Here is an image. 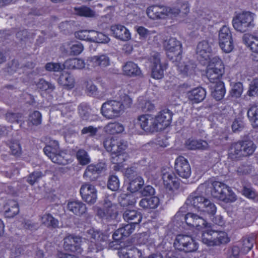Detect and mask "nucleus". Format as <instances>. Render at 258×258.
Masks as SVG:
<instances>
[{
    "instance_id": "nucleus-29",
    "label": "nucleus",
    "mask_w": 258,
    "mask_h": 258,
    "mask_svg": "<svg viewBox=\"0 0 258 258\" xmlns=\"http://www.w3.org/2000/svg\"><path fill=\"white\" fill-rule=\"evenodd\" d=\"M146 14L150 19L153 20L165 18L164 6H151L147 9Z\"/></svg>"
},
{
    "instance_id": "nucleus-28",
    "label": "nucleus",
    "mask_w": 258,
    "mask_h": 258,
    "mask_svg": "<svg viewBox=\"0 0 258 258\" xmlns=\"http://www.w3.org/2000/svg\"><path fill=\"white\" fill-rule=\"evenodd\" d=\"M207 199L199 195L197 193L192 194L186 200L187 205L193 207L196 210L200 211Z\"/></svg>"
},
{
    "instance_id": "nucleus-34",
    "label": "nucleus",
    "mask_w": 258,
    "mask_h": 258,
    "mask_svg": "<svg viewBox=\"0 0 258 258\" xmlns=\"http://www.w3.org/2000/svg\"><path fill=\"white\" fill-rule=\"evenodd\" d=\"M137 194H122L118 198V202L123 207L133 206L137 202Z\"/></svg>"
},
{
    "instance_id": "nucleus-47",
    "label": "nucleus",
    "mask_w": 258,
    "mask_h": 258,
    "mask_svg": "<svg viewBox=\"0 0 258 258\" xmlns=\"http://www.w3.org/2000/svg\"><path fill=\"white\" fill-rule=\"evenodd\" d=\"M92 42L96 43H107L109 37L102 33L92 30Z\"/></svg>"
},
{
    "instance_id": "nucleus-63",
    "label": "nucleus",
    "mask_w": 258,
    "mask_h": 258,
    "mask_svg": "<svg viewBox=\"0 0 258 258\" xmlns=\"http://www.w3.org/2000/svg\"><path fill=\"white\" fill-rule=\"evenodd\" d=\"M45 69L48 71L59 72L62 70L63 65L59 63L49 62L46 64Z\"/></svg>"
},
{
    "instance_id": "nucleus-49",
    "label": "nucleus",
    "mask_w": 258,
    "mask_h": 258,
    "mask_svg": "<svg viewBox=\"0 0 258 258\" xmlns=\"http://www.w3.org/2000/svg\"><path fill=\"white\" fill-rule=\"evenodd\" d=\"M29 123H31L32 125H38L41 123L42 115L38 111H34L29 115L28 119Z\"/></svg>"
},
{
    "instance_id": "nucleus-18",
    "label": "nucleus",
    "mask_w": 258,
    "mask_h": 258,
    "mask_svg": "<svg viewBox=\"0 0 258 258\" xmlns=\"http://www.w3.org/2000/svg\"><path fill=\"white\" fill-rule=\"evenodd\" d=\"M175 170L181 178L187 179L191 175V168L186 159L182 156L177 158L175 161Z\"/></svg>"
},
{
    "instance_id": "nucleus-54",
    "label": "nucleus",
    "mask_w": 258,
    "mask_h": 258,
    "mask_svg": "<svg viewBox=\"0 0 258 258\" xmlns=\"http://www.w3.org/2000/svg\"><path fill=\"white\" fill-rule=\"evenodd\" d=\"M11 153L14 155L19 156L21 154V147L18 141H11L9 143Z\"/></svg>"
},
{
    "instance_id": "nucleus-41",
    "label": "nucleus",
    "mask_w": 258,
    "mask_h": 258,
    "mask_svg": "<svg viewBox=\"0 0 258 258\" xmlns=\"http://www.w3.org/2000/svg\"><path fill=\"white\" fill-rule=\"evenodd\" d=\"M105 130L110 134H118L123 132L124 127L118 122L109 123L105 126Z\"/></svg>"
},
{
    "instance_id": "nucleus-64",
    "label": "nucleus",
    "mask_w": 258,
    "mask_h": 258,
    "mask_svg": "<svg viewBox=\"0 0 258 258\" xmlns=\"http://www.w3.org/2000/svg\"><path fill=\"white\" fill-rule=\"evenodd\" d=\"M70 49L72 54L78 55L83 51L84 47L81 43L76 42L71 46Z\"/></svg>"
},
{
    "instance_id": "nucleus-51",
    "label": "nucleus",
    "mask_w": 258,
    "mask_h": 258,
    "mask_svg": "<svg viewBox=\"0 0 258 258\" xmlns=\"http://www.w3.org/2000/svg\"><path fill=\"white\" fill-rule=\"evenodd\" d=\"M75 37L82 40L92 42V30H81L76 32L75 34Z\"/></svg>"
},
{
    "instance_id": "nucleus-60",
    "label": "nucleus",
    "mask_w": 258,
    "mask_h": 258,
    "mask_svg": "<svg viewBox=\"0 0 258 258\" xmlns=\"http://www.w3.org/2000/svg\"><path fill=\"white\" fill-rule=\"evenodd\" d=\"M135 228V225L129 223L120 227V231L122 232V235H123L124 237H127L134 232Z\"/></svg>"
},
{
    "instance_id": "nucleus-21",
    "label": "nucleus",
    "mask_w": 258,
    "mask_h": 258,
    "mask_svg": "<svg viewBox=\"0 0 258 258\" xmlns=\"http://www.w3.org/2000/svg\"><path fill=\"white\" fill-rule=\"evenodd\" d=\"M196 53L198 58L201 61H208L212 56V48L209 43L206 41L200 42L197 46Z\"/></svg>"
},
{
    "instance_id": "nucleus-19",
    "label": "nucleus",
    "mask_w": 258,
    "mask_h": 258,
    "mask_svg": "<svg viewBox=\"0 0 258 258\" xmlns=\"http://www.w3.org/2000/svg\"><path fill=\"white\" fill-rule=\"evenodd\" d=\"M63 247L67 251L81 253L82 248L81 247V238L77 236L70 235L63 239Z\"/></svg>"
},
{
    "instance_id": "nucleus-50",
    "label": "nucleus",
    "mask_w": 258,
    "mask_h": 258,
    "mask_svg": "<svg viewBox=\"0 0 258 258\" xmlns=\"http://www.w3.org/2000/svg\"><path fill=\"white\" fill-rule=\"evenodd\" d=\"M165 18L166 17H176L179 15V11L176 4L172 7L164 6Z\"/></svg>"
},
{
    "instance_id": "nucleus-58",
    "label": "nucleus",
    "mask_w": 258,
    "mask_h": 258,
    "mask_svg": "<svg viewBox=\"0 0 258 258\" xmlns=\"http://www.w3.org/2000/svg\"><path fill=\"white\" fill-rule=\"evenodd\" d=\"M22 115L19 113H14L12 112H8L6 114V120L11 123H18Z\"/></svg>"
},
{
    "instance_id": "nucleus-39",
    "label": "nucleus",
    "mask_w": 258,
    "mask_h": 258,
    "mask_svg": "<svg viewBox=\"0 0 258 258\" xmlns=\"http://www.w3.org/2000/svg\"><path fill=\"white\" fill-rule=\"evenodd\" d=\"M40 221L42 225L47 227L56 228L58 226V221L51 214L45 213L40 217Z\"/></svg>"
},
{
    "instance_id": "nucleus-24",
    "label": "nucleus",
    "mask_w": 258,
    "mask_h": 258,
    "mask_svg": "<svg viewBox=\"0 0 258 258\" xmlns=\"http://www.w3.org/2000/svg\"><path fill=\"white\" fill-rule=\"evenodd\" d=\"M106 166L103 163H99L96 165L90 164L87 167L84 176L90 180H95L98 177V175L105 169Z\"/></svg>"
},
{
    "instance_id": "nucleus-1",
    "label": "nucleus",
    "mask_w": 258,
    "mask_h": 258,
    "mask_svg": "<svg viewBox=\"0 0 258 258\" xmlns=\"http://www.w3.org/2000/svg\"><path fill=\"white\" fill-rule=\"evenodd\" d=\"M117 99L109 100L103 103L101 108V113L107 119H113L121 115L126 108L131 106L132 100L124 90L119 91L116 95Z\"/></svg>"
},
{
    "instance_id": "nucleus-16",
    "label": "nucleus",
    "mask_w": 258,
    "mask_h": 258,
    "mask_svg": "<svg viewBox=\"0 0 258 258\" xmlns=\"http://www.w3.org/2000/svg\"><path fill=\"white\" fill-rule=\"evenodd\" d=\"M154 115L146 114L139 116L137 123L141 128L147 132H158L157 124L155 123Z\"/></svg>"
},
{
    "instance_id": "nucleus-3",
    "label": "nucleus",
    "mask_w": 258,
    "mask_h": 258,
    "mask_svg": "<svg viewBox=\"0 0 258 258\" xmlns=\"http://www.w3.org/2000/svg\"><path fill=\"white\" fill-rule=\"evenodd\" d=\"M217 208L215 205L207 199L200 211V215L193 213H188L185 215L184 220L187 225L195 227L198 230H201L209 226V223L201 215L207 213L210 217H212L215 214Z\"/></svg>"
},
{
    "instance_id": "nucleus-7",
    "label": "nucleus",
    "mask_w": 258,
    "mask_h": 258,
    "mask_svg": "<svg viewBox=\"0 0 258 258\" xmlns=\"http://www.w3.org/2000/svg\"><path fill=\"white\" fill-rule=\"evenodd\" d=\"M212 185L211 195L214 198L226 203L236 201V195L230 187L225 184L219 181H214Z\"/></svg>"
},
{
    "instance_id": "nucleus-37",
    "label": "nucleus",
    "mask_w": 258,
    "mask_h": 258,
    "mask_svg": "<svg viewBox=\"0 0 258 258\" xmlns=\"http://www.w3.org/2000/svg\"><path fill=\"white\" fill-rule=\"evenodd\" d=\"M159 204V199L157 197L146 198L142 199L139 203L140 207L144 209H155Z\"/></svg>"
},
{
    "instance_id": "nucleus-38",
    "label": "nucleus",
    "mask_w": 258,
    "mask_h": 258,
    "mask_svg": "<svg viewBox=\"0 0 258 258\" xmlns=\"http://www.w3.org/2000/svg\"><path fill=\"white\" fill-rule=\"evenodd\" d=\"M212 87L213 88V90L212 91L213 97L217 100L222 99L225 93L223 83L218 81L217 83L214 84V86Z\"/></svg>"
},
{
    "instance_id": "nucleus-2",
    "label": "nucleus",
    "mask_w": 258,
    "mask_h": 258,
    "mask_svg": "<svg viewBox=\"0 0 258 258\" xmlns=\"http://www.w3.org/2000/svg\"><path fill=\"white\" fill-rule=\"evenodd\" d=\"M86 238L90 241L88 245V249L91 252H98L102 250L107 243L109 247L113 249H117L119 247V241L109 242V236L100 231L95 230L93 228H90L85 231Z\"/></svg>"
},
{
    "instance_id": "nucleus-43",
    "label": "nucleus",
    "mask_w": 258,
    "mask_h": 258,
    "mask_svg": "<svg viewBox=\"0 0 258 258\" xmlns=\"http://www.w3.org/2000/svg\"><path fill=\"white\" fill-rule=\"evenodd\" d=\"M144 180L141 177H137L132 180L127 187V189L132 194H136V192L140 189L144 185Z\"/></svg>"
},
{
    "instance_id": "nucleus-14",
    "label": "nucleus",
    "mask_w": 258,
    "mask_h": 258,
    "mask_svg": "<svg viewBox=\"0 0 258 258\" xmlns=\"http://www.w3.org/2000/svg\"><path fill=\"white\" fill-rule=\"evenodd\" d=\"M152 68V76L156 79H161L164 75V67L161 63L160 54L153 52L149 59Z\"/></svg>"
},
{
    "instance_id": "nucleus-15",
    "label": "nucleus",
    "mask_w": 258,
    "mask_h": 258,
    "mask_svg": "<svg viewBox=\"0 0 258 258\" xmlns=\"http://www.w3.org/2000/svg\"><path fill=\"white\" fill-rule=\"evenodd\" d=\"M97 214L101 218L108 220L113 219L117 215V206L109 199H105L103 208L98 209Z\"/></svg>"
},
{
    "instance_id": "nucleus-55",
    "label": "nucleus",
    "mask_w": 258,
    "mask_h": 258,
    "mask_svg": "<svg viewBox=\"0 0 258 258\" xmlns=\"http://www.w3.org/2000/svg\"><path fill=\"white\" fill-rule=\"evenodd\" d=\"M78 110L81 117L83 119H88L91 111L90 107L87 105L81 104L79 106Z\"/></svg>"
},
{
    "instance_id": "nucleus-53",
    "label": "nucleus",
    "mask_w": 258,
    "mask_h": 258,
    "mask_svg": "<svg viewBox=\"0 0 258 258\" xmlns=\"http://www.w3.org/2000/svg\"><path fill=\"white\" fill-rule=\"evenodd\" d=\"M243 92V86L242 84L238 82L236 83H235L231 89L230 93L232 96L235 97V98H238L240 97L241 95V94Z\"/></svg>"
},
{
    "instance_id": "nucleus-25",
    "label": "nucleus",
    "mask_w": 258,
    "mask_h": 258,
    "mask_svg": "<svg viewBox=\"0 0 258 258\" xmlns=\"http://www.w3.org/2000/svg\"><path fill=\"white\" fill-rule=\"evenodd\" d=\"M68 210L77 216L85 214L87 211L86 205L80 201H69L67 204Z\"/></svg>"
},
{
    "instance_id": "nucleus-9",
    "label": "nucleus",
    "mask_w": 258,
    "mask_h": 258,
    "mask_svg": "<svg viewBox=\"0 0 258 258\" xmlns=\"http://www.w3.org/2000/svg\"><path fill=\"white\" fill-rule=\"evenodd\" d=\"M202 240L207 246H214L227 243L229 238L224 232L210 230L203 233Z\"/></svg>"
},
{
    "instance_id": "nucleus-6",
    "label": "nucleus",
    "mask_w": 258,
    "mask_h": 258,
    "mask_svg": "<svg viewBox=\"0 0 258 258\" xmlns=\"http://www.w3.org/2000/svg\"><path fill=\"white\" fill-rule=\"evenodd\" d=\"M255 149V146L251 141H240L231 144L229 150V157L233 160H238L251 155Z\"/></svg>"
},
{
    "instance_id": "nucleus-40",
    "label": "nucleus",
    "mask_w": 258,
    "mask_h": 258,
    "mask_svg": "<svg viewBox=\"0 0 258 258\" xmlns=\"http://www.w3.org/2000/svg\"><path fill=\"white\" fill-rule=\"evenodd\" d=\"M247 116L253 127H258V107L252 105L247 111Z\"/></svg>"
},
{
    "instance_id": "nucleus-4",
    "label": "nucleus",
    "mask_w": 258,
    "mask_h": 258,
    "mask_svg": "<svg viewBox=\"0 0 258 258\" xmlns=\"http://www.w3.org/2000/svg\"><path fill=\"white\" fill-rule=\"evenodd\" d=\"M104 146L111 153L112 163L123 162L126 160L127 155L124 152L127 148L126 142L120 139L108 138L104 142Z\"/></svg>"
},
{
    "instance_id": "nucleus-35",
    "label": "nucleus",
    "mask_w": 258,
    "mask_h": 258,
    "mask_svg": "<svg viewBox=\"0 0 258 258\" xmlns=\"http://www.w3.org/2000/svg\"><path fill=\"white\" fill-rule=\"evenodd\" d=\"M120 258H144L141 250L133 247L127 250H121L118 252Z\"/></svg>"
},
{
    "instance_id": "nucleus-17",
    "label": "nucleus",
    "mask_w": 258,
    "mask_h": 258,
    "mask_svg": "<svg viewBox=\"0 0 258 258\" xmlns=\"http://www.w3.org/2000/svg\"><path fill=\"white\" fill-rule=\"evenodd\" d=\"M162 179L164 185L169 190L177 189L179 185V179L169 168L162 170Z\"/></svg>"
},
{
    "instance_id": "nucleus-10",
    "label": "nucleus",
    "mask_w": 258,
    "mask_h": 258,
    "mask_svg": "<svg viewBox=\"0 0 258 258\" xmlns=\"http://www.w3.org/2000/svg\"><path fill=\"white\" fill-rule=\"evenodd\" d=\"M163 47L167 57L173 61H178L181 57L182 44L176 38L170 37L164 41Z\"/></svg>"
},
{
    "instance_id": "nucleus-20",
    "label": "nucleus",
    "mask_w": 258,
    "mask_h": 258,
    "mask_svg": "<svg viewBox=\"0 0 258 258\" xmlns=\"http://www.w3.org/2000/svg\"><path fill=\"white\" fill-rule=\"evenodd\" d=\"M172 115V112L168 109H164L154 115L158 131L165 129L170 125Z\"/></svg>"
},
{
    "instance_id": "nucleus-57",
    "label": "nucleus",
    "mask_w": 258,
    "mask_h": 258,
    "mask_svg": "<svg viewBox=\"0 0 258 258\" xmlns=\"http://www.w3.org/2000/svg\"><path fill=\"white\" fill-rule=\"evenodd\" d=\"M177 7L179 11V14L184 16L186 15L189 12V6L186 2H178L176 3Z\"/></svg>"
},
{
    "instance_id": "nucleus-31",
    "label": "nucleus",
    "mask_w": 258,
    "mask_h": 258,
    "mask_svg": "<svg viewBox=\"0 0 258 258\" xmlns=\"http://www.w3.org/2000/svg\"><path fill=\"white\" fill-rule=\"evenodd\" d=\"M242 40L253 52L258 53V37L257 36L245 34L243 36Z\"/></svg>"
},
{
    "instance_id": "nucleus-36",
    "label": "nucleus",
    "mask_w": 258,
    "mask_h": 258,
    "mask_svg": "<svg viewBox=\"0 0 258 258\" xmlns=\"http://www.w3.org/2000/svg\"><path fill=\"white\" fill-rule=\"evenodd\" d=\"M85 66V63L83 60L75 58L67 60L63 64V69H82Z\"/></svg>"
},
{
    "instance_id": "nucleus-27",
    "label": "nucleus",
    "mask_w": 258,
    "mask_h": 258,
    "mask_svg": "<svg viewBox=\"0 0 258 258\" xmlns=\"http://www.w3.org/2000/svg\"><path fill=\"white\" fill-rule=\"evenodd\" d=\"M89 65L94 67L105 68L110 64V59L105 54L96 55L89 58Z\"/></svg>"
},
{
    "instance_id": "nucleus-46",
    "label": "nucleus",
    "mask_w": 258,
    "mask_h": 258,
    "mask_svg": "<svg viewBox=\"0 0 258 258\" xmlns=\"http://www.w3.org/2000/svg\"><path fill=\"white\" fill-rule=\"evenodd\" d=\"M75 13L80 16L94 17L96 16L94 11L87 7H81L75 8Z\"/></svg>"
},
{
    "instance_id": "nucleus-13",
    "label": "nucleus",
    "mask_w": 258,
    "mask_h": 258,
    "mask_svg": "<svg viewBox=\"0 0 258 258\" xmlns=\"http://www.w3.org/2000/svg\"><path fill=\"white\" fill-rule=\"evenodd\" d=\"M219 44L221 49L225 53H229L234 48L231 32L229 27L223 26L219 32Z\"/></svg>"
},
{
    "instance_id": "nucleus-30",
    "label": "nucleus",
    "mask_w": 258,
    "mask_h": 258,
    "mask_svg": "<svg viewBox=\"0 0 258 258\" xmlns=\"http://www.w3.org/2000/svg\"><path fill=\"white\" fill-rule=\"evenodd\" d=\"M123 217L125 221L135 225L139 224L142 220V215L140 213L135 210H126L123 214Z\"/></svg>"
},
{
    "instance_id": "nucleus-62",
    "label": "nucleus",
    "mask_w": 258,
    "mask_h": 258,
    "mask_svg": "<svg viewBox=\"0 0 258 258\" xmlns=\"http://www.w3.org/2000/svg\"><path fill=\"white\" fill-rule=\"evenodd\" d=\"M37 86L39 88L45 91H52L54 88L52 84L43 79L40 80Z\"/></svg>"
},
{
    "instance_id": "nucleus-45",
    "label": "nucleus",
    "mask_w": 258,
    "mask_h": 258,
    "mask_svg": "<svg viewBox=\"0 0 258 258\" xmlns=\"http://www.w3.org/2000/svg\"><path fill=\"white\" fill-rule=\"evenodd\" d=\"M195 68V64L190 62H188L184 64H180L178 65V69L183 76H187L191 74L194 72Z\"/></svg>"
},
{
    "instance_id": "nucleus-61",
    "label": "nucleus",
    "mask_w": 258,
    "mask_h": 258,
    "mask_svg": "<svg viewBox=\"0 0 258 258\" xmlns=\"http://www.w3.org/2000/svg\"><path fill=\"white\" fill-rule=\"evenodd\" d=\"M42 177V174L40 172H34L30 174L27 177V181L31 185H33L35 182Z\"/></svg>"
},
{
    "instance_id": "nucleus-5",
    "label": "nucleus",
    "mask_w": 258,
    "mask_h": 258,
    "mask_svg": "<svg viewBox=\"0 0 258 258\" xmlns=\"http://www.w3.org/2000/svg\"><path fill=\"white\" fill-rule=\"evenodd\" d=\"M43 151L45 154L55 163L66 165L72 162L71 155L64 152H60L58 143L55 140L50 141L45 147Z\"/></svg>"
},
{
    "instance_id": "nucleus-52",
    "label": "nucleus",
    "mask_w": 258,
    "mask_h": 258,
    "mask_svg": "<svg viewBox=\"0 0 258 258\" xmlns=\"http://www.w3.org/2000/svg\"><path fill=\"white\" fill-rule=\"evenodd\" d=\"M108 188L113 190H117L119 187V181L118 177L115 175H111L108 181L107 184Z\"/></svg>"
},
{
    "instance_id": "nucleus-33",
    "label": "nucleus",
    "mask_w": 258,
    "mask_h": 258,
    "mask_svg": "<svg viewBox=\"0 0 258 258\" xmlns=\"http://www.w3.org/2000/svg\"><path fill=\"white\" fill-rule=\"evenodd\" d=\"M5 215L8 218H12L19 212V208L17 202L14 200H9L4 207Z\"/></svg>"
},
{
    "instance_id": "nucleus-44",
    "label": "nucleus",
    "mask_w": 258,
    "mask_h": 258,
    "mask_svg": "<svg viewBox=\"0 0 258 258\" xmlns=\"http://www.w3.org/2000/svg\"><path fill=\"white\" fill-rule=\"evenodd\" d=\"M59 83L62 86L72 88L75 85V80L73 76L69 74H62L59 78Z\"/></svg>"
},
{
    "instance_id": "nucleus-32",
    "label": "nucleus",
    "mask_w": 258,
    "mask_h": 258,
    "mask_svg": "<svg viewBox=\"0 0 258 258\" xmlns=\"http://www.w3.org/2000/svg\"><path fill=\"white\" fill-rule=\"evenodd\" d=\"M123 74L130 77L139 76L141 74V71L138 65L132 62H127L122 68Z\"/></svg>"
},
{
    "instance_id": "nucleus-12",
    "label": "nucleus",
    "mask_w": 258,
    "mask_h": 258,
    "mask_svg": "<svg viewBox=\"0 0 258 258\" xmlns=\"http://www.w3.org/2000/svg\"><path fill=\"white\" fill-rule=\"evenodd\" d=\"M254 14L249 12H244L238 14L233 19V26L237 31L244 32L253 26Z\"/></svg>"
},
{
    "instance_id": "nucleus-42",
    "label": "nucleus",
    "mask_w": 258,
    "mask_h": 258,
    "mask_svg": "<svg viewBox=\"0 0 258 258\" xmlns=\"http://www.w3.org/2000/svg\"><path fill=\"white\" fill-rule=\"evenodd\" d=\"M255 242L254 237H248L242 239L240 251L245 254L248 252L253 247Z\"/></svg>"
},
{
    "instance_id": "nucleus-8",
    "label": "nucleus",
    "mask_w": 258,
    "mask_h": 258,
    "mask_svg": "<svg viewBox=\"0 0 258 258\" xmlns=\"http://www.w3.org/2000/svg\"><path fill=\"white\" fill-rule=\"evenodd\" d=\"M224 65L222 60L217 56L213 57L209 61L206 76L209 81L214 84L219 81L224 73Z\"/></svg>"
},
{
    "instance_id": "nucleus-22",
    "label": "nucleus",
    "mask_w": 258,
    "mask_h": 258,
    "mask_svg": "<svg viewBox=\"0 0 258 258\" xmlns=\"http://www.w3.org/2000/svg\"><path fill=\"white\" fill-rule=\"evenodd\" d=\"M80 194L82 199L87 203L93 204L97 199V190L95 186L90 184H84L80 188Z\"/></svg>"
},
{
    "instance_id": "nucleus-56",
    "label": "nucleus",
    "mask_w": 258,
    "mask_h": 258,
    "mask_svg": "<svg viewBox=\"0 0 258 258\" xmlns=\"http://www.w3.org/2000/svg\"><path fill=\"white\" fill-rule=\"evenodd\" d=\"M136 31L140 37L142 38H147L148 37L155 34V31H150L143 26H139L137 28Z\"/></svg>"
},
{
    "instance_id": "nucleus-11",
    "label": "nucleus",
    "mask_w": 258,
    "mask_h": 258,
    "mask_svg": "<svg viewBox=\"0 0 258 258\" xmlns=\"http://www.w3.org/2000/svg\"><path fill=\"white\" fill-rule=\"evenodd\" d=\"M175 248L185 252H192L198 248V243L189 235L179 234L177 235L174 242Z\"/></svg>"
},
{
    "instance_id": "nucleus-59",
    "label": "nucleus",
    "mask_w": 258,
    "mask_h": 258,
    "mask_svg": "<svg viewBox=\"0 0 258 258\" xmlns=\"http://www.w3.org/2000/svg\"><path fill=\"white\" fill-rule=\"evenodd\" d=\"M247 94L249 96L258 95V79H254L251 82Z\"/></svg>"
},
{
    "instance_id": "nucleus-26",
    "label": "nucleus",
    "mask_w": 258,
    "mask_h": 258,
    "mask_svg": "<svg viewBox=\"0 0 258 258\" xmlns=\"http://www.w3.org/2000/svg\"><path fill=\"white\" fill-rule=\"evenodd\" d=\"M206 95L205 90L202 87H198L188 92L187 97L193 103H198L203 101Z\"/></svg>"
},
{
    "instance_id": "nucleus-48",
    "label": "nucleus",
    "mask_w": 258,
    "mask_h": 258,
    "mask_svg": "<svg viewBox=\"0 0 258 258\" xmlns=\"http://www.w3.org/2000/svg\"><path fill=\"white\" fill-rule=\"evenodd\" d=\"M76 156L79 163L82 165H87L91 161L89 156L84 150H79L77 152Z\"/></svg>"
},
{
    "instance_id": "nucleus-23",
    "label": "nucleus",
    "mask_w": 258,
    "mask_h": 258,
    "mask_svg": "<svg viewBox=\"0 0 258 258\" xmlns=\"http://www.w3.org/2000/svg\"><path fill=\"white\" fill-rule=\"evenodd\" d=\"M110 30L113 36L119 40L126 41L131 38V34L129 30L123 25H112Z\"/></svg>"
}]
</instances>
